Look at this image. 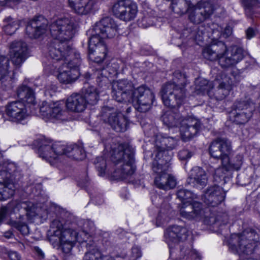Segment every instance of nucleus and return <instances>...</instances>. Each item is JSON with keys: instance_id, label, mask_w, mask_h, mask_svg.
Wrapping results in <instances>:
<instances>
[{"instance_id": "nucleus-8", "label": "nucleus", "mask_w": 260, "mask_h": 260, "mask_svg": "<svg viewBox=\"0 0 260 260\" xmlns=\"http://www.w3.org/2000/svg\"><path fill=\"white\" fill-rule=\"evenodd\" d=\"M111 160L116 165L120 164V168L115 171V176L121 179H126L135 171L134 154L129 149L125 148L123 144L113 147L111 152Z\"/></svg>"}, {"instance_id": "nucleus-52", "label": "nucleus", "mask_w": 260, "mask_h": 260, "mask_svg": "<svg viewBox=\"0 0 260 260\" xmlns=\"http://www.w3.org/2000/svg\"><path fill=\"white\" fill-rule=\"evenodd\" d=\"M232 34V29L230 26H226L222 33V36L224 38H226L230 36Z\"/></svg>"}, {"instance_id": "nucleus-36", "label": "nucleus", "mask_w": 260, "mask_h": 260, "mask_svg": "<svg viewBox=\"0 0 260 260\" xmlns=\"http://www.w3.org/2000/svg\"><path fill=\"white\" fill-rule=\"evenodd\" d=\"M3 22L4 23L3 30L8 35H11L13 34L18 28V21L14 20L11 16L5 18Z\"/></svg>"}, {"instance_id": "nucleus-3", "label": "nucleus", "mask_w": 260, "mask_h": 260, "mask_svg": "<svg viewBox=\"0 0 260 260\" xmlns=\"http://www.w3.org/2000/svg\"><path fill=\"white\" fill-rule=\"evenodd\" d=\"M17 95L26 105L20 101L10 102L6 106L5 111L9 120L16 122L26 119L29 115L27 109H33L37 104L34 91L27 86H20L17 90Z\"/></svg>"}, {"instance_id": "nucleus-7", "label": "nucleus", "mask_w": 260, "mask_h": 260, "mask_svg": "<svg viewBox=\"0 0 260 260\" xmlns=\"http://www.w3.org/2000/svg\"><path fill=\"white\" fill-rule=\"evenodd\" d=\"M214 60L223 68L233 67L241 61L244 57V50L237 45L227 47L222 41L212 39V54Z\"/></svg>"}, {"instance_id": "nucleus-22", "label": "nucleus", "mask_w": 260, "mask_h": 260, "mask_svg": "<svg viewBox=\"0 0 260 260\" xmlns=\"http://www.w3.org/2000/svg\"><path fill=\"white\" fill-rule=\"evenodd\" d=\"M9 54L13 64L20 67L28 57V46L22 41H15L10 46Z\"/></svg>"}, {"instance_id": "nucleus-35", "label": "nucleus", "mask_w": 260, "mask_h": 260, "mask_svg": "<svg viewBox=\"0 0 260 260\" xmlns=\"http://www.w3.org/2000/svg\"><path fill=\"white\" fill-rule=\"evenodd\" d=\"M78 4L74 13L80 15H85L92 11L95 2L94 0H81Z\"/></svg>"}, {"instance_id": "nucleus-41", "label": "nucleus", "mask_w": 260, "mask_h": 260, "mask_svg": "<svg viewBox=\"0 0 260 260\" xmlns=\"http://www.w3.org/2000/svg\"><path fill=\"white\" fill-rule=\"evenodd\" d=\"M96 168L99 172L100 176H102L105 173L106 166V160L103 157H98L95 161Z\"/></svg>"}, {"instance_id": "nucleus-47", "label": "nucleus", "mask_w": 260, "mask_h": 260, "mask_svg": "<svg viewBox=\"0 0 260 260\" xmlns=\"http://www.w3.org/2000/svg\"><path fill=\"white\" fill-rule=\"evenodd\" d=\"M203 55L207 60H210L211 58V48L210 45L206 46L203 50Z\"/></svg>"}, {"instance_id": "nucleus-50", "label": "nucleus", "mask_w": 260, "mask_h": 260, "mask_svg": "<svg viewBox=\"0 0 260 260\" xmlns=\"http://www.w3.org/2000/svg\"><path fill=\"white\" fill-rule=\"evenodd\" d=\"M226 215L224 213H221L220 215H218V216L215 219V222L219 221L221 223L224 224L226 222Z\"/></svg>"}, {"instance_id": "nucleus-29", "label": "nucleus", "mask_w": 260, "mask_h": 260, "mask_svg": "<svg viewBox=\"0 0 260 260\" xmlns=\"http://www.w3.org/2000/svg\"><path fill=\"white\" fill-rule=\"evenodd\" d=\"M10 174L7 171L0 169V200H7L15 193L16 187L14 184L6 182L5 180L9 178Z\"/></svg>"}, {"instance_id": "nucleus-28", "label": "nucleus", "mask_w": 260, "mask_h": 260, "mask_svg": "<svg viewBox=\"0 0 260 260\" xmlns=\"http://www.w3.org/2000/svg\"><path fill=\"white\" fill-rule=\"evenodd\" d=\"M211 13L210 7H201L199 5L189 7L188 9V18L195 24H199L209 18Z\"/></svg>"}, {"instance_id": "nucleus-10", "label": "nucleus", "mask_w": 260, "mask_h": 260, "mask_svg": "<svg viewBox=\"0 0 260 260\" xmlns=\"http://www.w3.org/2000/svg\"><path fill=\"white\" fill-rule=\"evenodd\" d=\"M49 28L55 40L67 43L74 36L76 29L75 20L70 17L59 18L50 24Z\"/></svg>"}, {"instance_id": "nucleus-6", "label": "nucleus", "mask_w": 260, "mask_h": 260, "mask_svg": "<svg viewBox=\"0 0 260 260\" xmlns=\"http://www.w3.org/2000/svg\"><path fill=\"white\" fill-rule=\"evenodd\" d=\"M52 228H56L53 234L51 236L50 240L59 243L60 247L64 253H69L77 242L82 243L85 239V234L82 232L80 234L71 229H64L58 220H54L51 224Z\"/></svg>"}, {"instance_id": "nucleus-5", "label": "nucleus", "mask_w": 260, "mask_h": 260, "mask_svg": "<svg viewBox=\"0 0 260 260\" xmlns=\"http://www.w3.org/2000/svg\"><path fill=\"white\" fill-rule=\"evenodd\" d=\"M187 83L186 76L179 71L174 74L173 83L166 84L161 91L164 105L168 107H174L181 105L185 98L184 87Z\"/></svg>"}, {"instance_id": "nucleus-33", "label": "nucleus", "mask_w": 260, "mask_h": 260, "mask_svg": "<svg viewBox=\"0 0 260 260\" xmlns=\"http://www.w3.org/2000/svg\"><path fill=\"white\" fill-rule=\"evenodd\" d=\"M86 106V102L80 93H73L67 100L66 107L71 111L81 112L85 109Z\"/></svg>"}, {"instance_id": "nucleus-43", "label": "nucleus", "mask_w": 260, "mask_h": 260, "mask_svg": "<svg viewBox=\"0 0 260 260\" xmlns=\"http://www.w3.org/2000/svg\"><path fill=\"white\" fill-rule=\"evenodd\" d=\"M57 90V87L55 84H54L51 82L48 83L45 89V94L47 95L52 96Z\"/></svg>"}, {"instance_id": "nucleus-21", "label": "nucleus", "mask_w": 260, "mask_h": 260, "mask_svg": "<svg viewBox=\"0 0 260 260\" xmlns=\"http://www.w3.org/2000/svg\"><path fill=\"white\" fill-rule=\"evenodd\" d=\"M89 58L91 61L100 63L107 55L108 50L102 40L96 36H91L88 41Z\"/></svg>"}, {"instance_id": "nucleus-27", "label": "nucleus", "mask_w": 260, "mask_h": 260, "mask_svg": "<svg viewBox=\"0 0 260 260\" xmlns=\"http://www.w3.org/2000/svg\"><path fill=\"white\" fill-rule=\"evenodd\" d=\"M215 81L219 83L218 90L214 94L215 97L217 100H221L229 94L234 83L232 79L222 72L219 74Z\"/></svg>"}, {"instance_id": "nucleus-42", "label": "nucleus", "mask_w": 260, "mask_h": 260, "mask_svg": "<svg viewBox=\"0 0 260 260\" xmlns=\"http://www.w3.org/2000/svg\"><path fill=\"white\" fill-rule=\"evenodd\" d=\"M246 11L254 6L260 4V0H241Z\"/></svg>"}, {"instance_id": "nucleus-9", "label": "nucleus", "mask_w": 260, "mask_h": 260, "mask_svg": "<svg viewBox=\"0 0 260 260\" xmlns=\"http://www.w3.org/2000/svg\"><path fill=\"white\" fill-rule=\"evenodd\" d=\"M171 159V155L169 154L165 160L159 158L153 161L152 170L156 174L154 183L160 189L168 190L174 188L176 185V179L169 173Z\"/></svg>"}, {"instance_id": "nucleus-20", "label": "nucleus", "mask_w": 260, "mask_h": 260, "mask_svg": "<svg viewBox=\"0 0 260 260\" xmlns=\"http://www.w3.org/2000/svg\"><path fill=\"white\" fill-rule=\"evenodd\" d=\"M234 106V122L237 124L247 123L252 116L253 104L248 101H240L235 102Z\"/></svg>"}, {"instance_id": "nucleus-24", "label": "nucleus", "mask_w": 260, "mask_h": 260, "mask_svg": "<svg viewBox=\"0 0 260 260\" xmlns=\"http://www.w3.org/2000/svg\"><path fill=\"white\" fill-rule=\"evenodd\" d=\"M48 21L42 16L34 18L29 21L26 27V34L30 38H37L45 33Z\"/></svg>"}, {"instance_id": "nucleus-37", "label": "nucleus", "mask_w": 260, "mask_h": 260, "mask_svg": "<svg viewBox=\"0 0 260 260\" xmlns=\"http://www.w3.org/2000/svg\"><path fill=\"white\" fill-rule=\"evenodd\" d=\"M83 260H114L110 256H104L97 249H93L85 253Z\"/></svg>"}, {"instance_id": "nucleus-4", "label": "nucleus", "mask_w": 260, "mask_h": 260, "mask_svg": "<svg viewBox=\"0 0 260 260\" xmlns=\"http://www.w3.org/2000/svg\"><path fill=\"white\" fill-rule=\"evenodd\" d=\"M40 157L51 164L60 156L65 154L76 160H82L85 157L84 150L77 145H66L60 142L52 143L44 141L38 149Z\"/></svg>"}, {"instance_id": "nucleus-30", "label": "nucleus", "mask_w": 260, "mask_h": 260, "mask_svg": "<svg viewBox=\"0 0 260 260\" xmlns=\"http://www.w3.org/2000/svg\"><path fill=\"white\" fill-rule=\"evenodd\" d=\"M213 146L219 148L222 164L228 165L230 162L229 155L232 151L231 142L226 138L219 137L212 142Z\"/></svg>"}, {"instance_id": "nucleus-59", "label": "nucleus", "mask_w": 260, "mask_h": 260, "mask_svg": "<svg viewBox=\"0 0 260 260\" xmlns=\"http://www.w3.org/2000/svg\"><path fill=\"white\" fill-rule=\"evenodd\" d=\"M215 30H212V33H214V32H215Z\"/></svg>"}, {"instance_id": "nucleus-48", "label": "nucleus", "mask_w": 260, "mask_h": 260, "mask_svg": "<svg viewBox=\"0 0 260 260\" xmlns=\"http://www.w3.org/2000/svg\"><path fill=\"white\" fill-rule=\"evenodd\" d=\"M8 255L11 260H20V256L16 251H10L8 252Z\"/></svg>"}, {"instance_id": "nucleus-17", "label": "nucleus", "mask_w": 260, "mask_h": 260, "mask_svg": "<svg viewBox=\"0 0 260 260\" xmlns=\"http://www.w3.org/2000/svg\"><path fill=\"white\" fill-rule=\"evenodd\" d=\"M103 120L108 123L113 129L117 132H123L127 129L128 121L121 112L108 107H104L102 110Z\"/></svg>"}, {"instance_id": "nucleus-46", "label": "nucleus", "mask_w": 260, "mask_h": 260, "mask_svg": "<svg viewBox=\"0 0 260 260\" xmlns=\"http://www.w3.org/2000/svg\"><path fill=\"white\" fill-rule=\"evenodd\" d=\"M21 0H0V6L11 7L21 2Z\"/></svg>"}, {"instance_id": "nucleus-16", "label": "nucleus", "mask_w": 260, "mask_h": 260, "mask_svg": "<svg viewBox=\"0 0 260 260\" xmlns=\"http://www.w3.org/2000/svg\"><path fill=\"white\" fill-rule=\"evenodd\" d=\"M112 10L117 18L127 22L135 18L138 7L132 0H118L114 3Z\"/></svg>"}, {"instance_id": "nucleus-57", "label": "nucleus", "mask_w": 260, "mask_h": 260, "mask_svg": "<svg viewBox=\"0 0 260 260\" xmlns=\"http://www.w3.org/2000/svg\"><path fill=\"white\" fill-rule=\"evenodd\" d=\"M131 110H132L131 108V107H128V108H127V109L126 110V111H127V113H129V112H130L131 111Z\"/></svg>"}, {"instance_id": "nucleus-53", "label": "nucleus", "mask_w": 260, "mask_h": 260, "mask_svg": "<svg viewBox=\"0 0 260 260\" xmlns=\"http://www.w3.org/2000/svg\"><path fill=\"white\" fill-rule=\"evenodd\" d=\"M16 224V227L21 232H25V231L27 229V225L25 223L17 222Z\"/></svg>"}, {"instance_id": "nucleus-51", "label": "nucleus", "mask_w": 260, "mask_h": 260, "mask_svg": "<svg viewBox=\"0 0 260 260\" xmlns=\"http://www.w3.org/2000/svg\"><path fill=\"white\" fill-rule=\"evenodd\" d=\"M246 35L247 38L250 39L255 36V30L252 28L249 27L246 31Z\"/></svg>"}, {"instance_id": "nucleus-14", "label": "nucleus", "mask_w": 260, "mask_h": 260, "mask_svg": "<svg viewBox=\"0 0 260 260\" xmlns=\"http://www.w3.org/2000/svg\"><path fill=\"white\" fill-rule=\"evenodd\" d=\"M256 236L255 232L252 229L246 230L238 236L239 243L236 250L240 260H257L248 256L253 252Z\"/></svg>"}, {"instance_id": "nucleus-32", "label": "nucleus", "mask_w": 260, "mask_h": 260, "mask_svg": "<svg viewBox=\"0 0 260 260\" xmlns=\"http://www.w3.org/2000/svg\"><path fill=\"white\" fill-rule=\"evenodd\" d=\"M208 182V177L206 172L200 167H194L191 171L187 183L193 186L203 187Z\"/></svg>"}, {"instance_id": "nucleus-19", "label": "nucleus", "mask_w": 260, "mask_h": 260, "mask_svg": "<svg viewBox=\"0 0 260 260\" xmlns=\"http://www.w3.org/2000/svg\"><path fill=\"white\" fill-rule=\"evenodd\" d=\"M117 29L118 26L113 19L105 17L95 24L91 30V36H96L101 40L112 38L116 34Z\"/></svg>"}, {"instance_id": "nucleus-44", "label": "nucleus", "mask_w": 260, "mask_h": 260, "mask_svg": "<svg viewBox=\"0 0 260 260\" xmlns=\"http://www.w3.org/2000/svg\"><path fill=\"white\" fill-rule=\"evenodd\" d=\"M178 156L181 160H185L190 158L191 153L188 150H182L179 151Z\"/></svg>"}, {"instance_id": "nucleus-26", "label": "nucleus", "mask_w": 260, "mask_h": 260, "mask_svg": "<svg viewBox=\"0 0 260 260\" xmlns=\"http://www.w3.org/2000/svg\"><path fill=\"white\" fill-rule=\"evenodd\" d=\"M180 128L182 139L184 141H189L198 133L200 127V123L197 119L189 117L182 119Z\"/></svg>"}, {"instance_id": "nucleus-18", "label": "nucleus", "mask_w": 260, "mask_h": 260, "mask_svg": "<svg viewBox=\"0 0 260 260\" xmlns=\"http://www.w3.org/2000/svg\"><path fill=\"white\" fill-rule=\"evenodd\" d=\"M74 51L78 52L75 49L71 48L68 43L56 40L51 42L48 47L49 55L56 61H62V63L75 58Z\"/></svg>"}, {"instance_id": "nucleus-23", "label": "nucleus", "mask_w": 260, "mask_h": 260, "mask_svg": "<svg viewBox=\"0 0 260 260\" xmlns=\"http://www.w3.org/2000/svg\"><path fill=\"white\" fill-rule=\"evenodd\" d=\"M177 144V141L172 137H163L161 135L156 136L155 145L157 151L155 159L167 158L169 154L172 156V153L170 151L174 149Z\"/></svg>"}, {"instance_id": "nucleus-49", "label": "nucleus", "mask_w": 260, "mask_h": 260, "mask_svg": "<svg viewBox=\"0 0 260 260\" xmlns=\"http://www.w3.org/2000/svg\"><path fill=\"white\" fill-rule=\"evenodd\" d=\"M132 254L135 258H138L141 256L142 253L140 248L138 247H134L132 249Z\"/></svg>"}, {"instance_id": "nucleus-13", "label": "nucleus", "mask_w": 260, "mask_h": 260, "mask_svg": "<svg viewBox=\"0 0 260 260\" xmlns=\"http://www.w3.org/2000/svg\"><path fill=\"white\" fill-rule=\"evenodd\" d=\"M74 59L61 63V67L58 69L57 77L61 83H71L75 80L79 75L78 68L81 64L80 54L74 51Z\"/></svg>"}, {"instance_id": "nucleus-56", "label": "nucleus", "mask_w": 260, "mask_h": 260, "mask_svg": "<svg viewBox=\"0 0 260 260\" xmlns=\"http://www.w3.org/2000/svg\"><path fill=\"white\" fill-rule=\"evenodd\" d=\"M12 236V234L11 233H5V237L8 238H10Z\"/></svg>"}, {"instance_id": "nucleus-40", "label": "nucleus", "mask_w": 260, "mask_h": 260, "mask_svg": "<svg viewBox=\"0 0 260 260\" xmlns=\"http://www.w3.org/2000/svg\"><path fill=\"white\" fill-rule=\"evenodd\" d=\"M208 81L204 79H197L195 81V87L194 94H199L202 93L206 88Z\"/></svg>"}, {"instance_id": "nucleus-55", "label": "nucleus", "mask_w": 260, "mask_h": 260, "mask_svg": "<svg viewBox=\"0 0 260 260\" xmlns=\"http://www.w3.org/2000/svg\"><path fill=\"white\" fill-rule=\"evenodd\" d=\"M35 251L36 253L41 258L44 257V253L42 250L38 247H35Z\"/></svg>"}, {"instance_id": "nucleus-54", "label": "nucleus", "mask_w": 260, "mask_h": 260, "mask_svg": "<svg viewBox=\"0 0 260 260\" xmlns=\"http://www.w3.org/2000/svg\"><path fill=\"white\" fill-rule=\"evenodd\" d=\"M231 74L238 81L240 80V76L239 75V71L237 69H233Z\"/></svg>"}, {"instance_id": "nucleus-1", "label": "nucleus", "mask_w": 260, "mask_h": 260, "mask_svg": "<svg viewBox=\"0 0 260 260\" xmlns=\"http://www.w3.org/2000/svg\"><path fill=\"white\" fill-rule=\"evenodd\" d=\"M112 96L118 102L133 103L141 112L148 111L153 103V92L145 86L135 88L131 82L127 80L115 81L112 85Z\"/></svg>"}, {"instance_id": "nucleus-12", "label": "nucleus", "mask_w": 260, "mask_h": 260, "mask_svg": "<svg viewBox=\"0 0 260 260\" xmlns=\"http://www.w3.org/2000/svg\"><path fill=\"white\" fill-rule=\"evenodd\" d=\"M64 104L58 101H43L40 106V112L42 118L46 121L55 122L67 119V112L63 110Z\"/></svg>"}, {"instance_id": "nucleus-15", "label": "nucleus", "mask_w": 260, "mask_h": 260, "mask_svg": "<svg viewBox=\"0 0 260 260\" xmlns=\"http://www.w3.org/2000/svg\"><path fill=\"white\" fill-rule=\"evenodd\" d=\"M20 208L24 209L27 215L30 218L38 215L41 210V208L30 202H20L13 201L0 209V225L8 215L19 210Z\"/></svg>"}, {"instance_id": "nucleus-60", "label": "nucleus", "mask_w": 260, "mask_h": 260, "mask_svg": "<svg viewBox=\"0 0 260 260\" xmlns=\"http://www.w3.org/2000/svg\"><path fill=\"white\" fill-rule=\"evenodd\" d=\"M222 30V28L221 27H220V30L219 31L221 30Z\"/></svg>"}, {"instance_id": "nucleus-45", "label": "nucleus", "mask_w": 260, "mask_h": 260, "mask_svg": "<svg viewBox=\"0 0 260 260\" xmlns=\"http://www.w3.org/2000/svg\"><path fill=\"white\" fill-rule=\"evenodd\" d=\"M81 0H67L68 6L74 13Z\"/></svg>"}, {"instance_id": "nucleus-39", "label": "nucleus", "mask_w": 260, "mask_h": 260, "mask_svg": "<svg viewBox=\"0 0 260 260\" xmlns=\"http://www.w3.org/2000/svg\"><path fill=\"white\" fill-rule=\"evenodd\" d=\"M173 211L168 208L167 210L162 208L156 218V222L159 225H161L167 223L173 216Z\"/></svg>"}, {"instance_id": "nucleus-31", "label": "nucleus", "mask_w": 260, "mask_h": 260, "mask_svg": "<svg viewBox=\"0 0 260 260\" xmlns=\"http://www.w3.org/2000/svg\"><path fill=\"white\" fill-rule=\"evenodd\" d=\"M187 230L186 228L179 226L173 225L168 228L165 233V237L168 244L170 243H176L180 240H183L187 238Z\"/></svg>"}, {"instance_id": "nucleus-11", "label": "nucleus", "mask_w": 260, "mask_h": 260, "mask_svg": "<svg viewBox=\"0 0 260 260\" xmlns=\"http://www.w3.org/2000/svg\"><path fill=\"white\" fill-rule=\"evenodd\" d=\"M96 76V82L102 90L93 86H89L82 89V93L86 102V105H94L99 100V94L108 87L109 79L107 77V71L104 69H97L94 73Z\"/></svg>"}, {"instance_id": "nucleus-58", "label": "nucleus", "mask_w": 260, "mask_h": 260, "mask_svg": "<svg viewBox=\"0 0 260 260\" xmlns=\"http://www.w3.org/2000/svg\"><path fill=\"white\" fill-rule=\"evenodd\" d=\"M211 145H210V146H209V153H210V154L211 153V151H210V148H211Z\"/></svg>"}, {"instance_id": "nucleus-25", "label": "nucleus", "mask_w": 260, "mask_h": 260, "mask_svg": "<svg viewBox=\"0 0 260 260\" xmlns=\"http://www.w3.org/2000/svg\"><path fill=\"white\" fill-rule=\"evenodd\" d=\"M14 73L12 72L9 59L0 56V85L4 89L10 88L13 83Z\"/></svg>"}, {"instance_id": "nucleus-38", "label": "nucleus", "mask_w": 260, "mask_h": 260, "mask_svg": "<svg viewBox=\"0 0 260 260\" xmlns=\"http://www.w3.org/2000/svg\"><path fill=\"white\" fill-rule=\"evenodd\" d=\"M225 193L219 186H212V203L218 205L224 201Z\"/></svg>"}, {"instance_id": "nucleus-34", "label": "nucleus", "mask_w": 260, "mask_h": 260, "mask_svg": "<svg viewBox=\"0 0 260 260\" xmlns=\"http://www.w3.org/2000/svg\"><path fill=\"white\" fill-rule=\"evenodd\" d=\"M164 124L169 127L179 126L182 120L179 113H174L172 110L166 111L161 117Z\"/></svg>"}, {"instance_id": "nucleus-2", "label": "nucleus", "mask_w": 260, "mask_h": 260, "mask_svg": "<svg viewBox=\"0 0 260 260\" xmlns=\"http://www.w3.org/2000/svg\"><path fill=\"white\" fill-rule=\"evenodd\" d=\"M177 197L181 201L179 205V212L181 217L189 220L202 221L208 224L211 214V191L208 189L202 196V199L208 207L204 208L199 202L193 201L196 195L185 189H179Z\"/></svg>"}]
</instances>
